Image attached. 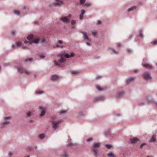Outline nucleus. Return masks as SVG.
Wrapping results in <instances>:
<instances>
[{
  "instance_id": "obj_21",
  "label": "nucleus",
  "mask_w": 157,
  "mask_h": 157,
  "mask_svg": "<svg viewBox=\"0 0 157 157\" xmlns=\"http://www.w3.org/2000/svg\"><path fill=\"white\" fill-rule=\"evenodd\" d=\"M107 155L108 156L110 157H114V156L113 154V153H110L108 154Z\"/></svg>"
},
{
  "instance_id": "obj_56",
  "label": "nucleus",
  "mask_w": 157,
  "mask_h": 157,
  "mask_svg": "<svg viewBox=\"0 0 157 157\" xmlns=\"http://www.w3.org/2000/svg\"><path fill=\"white\" fill-rule=\"evenodd\" d=\"M15 46V45H13V47H14Z\"/></svg>"
},
{
  "instance_id": "obj_29",
  "label": "nucleus",
  "mask_w": 157,
  "mask_h": 157,
  "mask_svg": "<svg viewBox=\"0 0 157 157\" xmlns=\"http://www.w3.org/2000/svg\"><path fill=\"white\" fill-rule=\"evenodd\" d=\"M139 36L140 37H143V36L142 35V32L141 31H140V33L139 34Z\"/></svg>"
},
{
  "instance_id": "obj_3",
  "label": "nucleus",
  "mask_w": 157,
  "mask_h": 157,
  "mask_svg": "<svg viewBox=\"0 0 157 157\" xmlns=\"http://www.w3.org/2000/svg\"><path fill=\"white\" fill-rule=\"evenodd\" d=\"M98 143H94L92 147V151L94 156H97L98 155Z\"/></svg>"
},
{
  "instance_id": "obj_33",
  "label": "nucleus",
  "mask_w": 157,
  "mask_h": 157,
  "mask_svg": "<svg viewBox=\"0 0 157 157\" xmlns=\"http://www.w3.org/2000/svg\"><path fill=\"white\" fill-rule=\"evenodd\" d=\"M75 23V21L74 20H72L71 21V24L72 25H74Z\"/></svg>"
},
{
  "instance_id": "obj_48",
  "label": "nucleus",
  "mask_w": 157,
  "mask_h": 157,
  "mask_svg": "<svg viewBox=\"0 0 157 157\" xmlns=\"http://www.w3.org/2000/svg\"><path fill=\"white\" fill-rule=\"evenodd\" d=\"M123 94V92H121L119 93V95H122Z\"/></svg>"
},
{
  "instance_id": "obj_41",
  "label": "nucleus",
  "mask_w": 157,
  "mask_h": 157,
  "mask_svg": "<svg viewBox=\"0 0 157 157\" xmlns=\"http://www.w3.org/2000/svg\"><path fill=\"white\" fill-rule=\"evenodd\" d=\"M45 57V56H44V55H42V56H40V58L41 59H43Z\"/></svg>"
},
{
  "instance_id": "obj_55",
  "label": "nucleus",
  "mask_w": 157,
  "mask_h": 157,
  "mask_svg": "<svg viewBox=\"0 0 157 157\" xmlns=\"http://www.w3.org/2000/svg\"><path fill=\"white\" fill-rule=\"evenodd\" d=\"M24 9H25V7H24Z\"/></svg>"
},
{
  "instance_id": "obj_6",
  "label": "nucleus",
  "mask_w": 157,
  "mask_h": 157,
  "mask_svg": "<svg viewBox=\"0 0 157 157\" xmlns=\"http://www.w3.org/2000/svg\"><path fill=\"white\" fill-rule=\"evenodd\" d=\"M71 15L69 14L67 17H64L61 18V20L64 22H67L69 21V19L71 17Z\"/></svg>"
},
{
  "instance_id": "obj_49",
  "label": "nucleus",
  "mask_w": 157,
  "mask_h": 157,
  "mask_svg": "<svg viewBox=\"0 0 157 157\" xmlns=\"http://www.w3.org/2000/svg\"><path fill=\"white\" fill-rule=\"evenodd\" d=\"M45 41L44 39H43L42 40V42H43Z\"/></svg>"
},
{
  "instance_id": "obj_24",
  "label": "nucleus",
  "mask_w": 157,
  "mask_h": 157,
  "mask_svg": "<svg viewBox=\"0 0 157 157\" xmlns=\"http://www.w3.org/2000/svg\"><path fill=\"white\" fill-rule=\"evenodd\" d=\"M146 143H143L140 146V148L141 149L144 146V145H146Z\"/></svg>"
},
{
  "instance_id": "obj_19",
  "label": "nucleus",
  "mask_w": 157,
  "mask_h": 157,
  "mask_svg": "<svg viewBox=\"0 0 157 157\" xmlns=\"http://www.w3.org/2000/svg\"><path fill=\"white\" fill-rule=\"evenodd\" d=\"M45 137V135H44V134H42L40 135L39 136V138L40 139H42L43 138H44Z\"/></svg>"
},
{
  "instance_id": "obj_46",
  "label": "nucleus",
  "mask_w": 157,
  "mask_h": 157,
  "mask_svg": "<svg viewBox=\"0 0 157 157\" xmlns=\"http://www.w3.org/2000/svg\"><path fill=\"white\" fill-rule=\"evenodd\" d=\"M9 156H10L12 155V154L11 152H10L9 154Z\"/></svg>"
},
{
  "instance_id": "obj_26",
  "label": "nucleus",
  "mask_w": 157,
  "mask_h": 157,
  "mask_svg": "<svg viewBox=\"0 0 157 157\" xmlns=\"http://www.w3.org/2000/svg\"><path fill=\"white\" fill-rule=\"evenodd\" d=\"M10 123V121L8 120H6L5 122H3V124H8Z\"/></svg>"
},
{
  "instance_id": "obj_58",
  "label": "nucleus",
  "mask_w": 157,
  "mask_h": 157,
  "mask_svg": "<svg viewBox=\"0 0 157 157\" xmlns=\"http://www.w3.org/2000/svg\"><path fill=\"white\" fill-rule=\"evenodd\" d=\"M144 105V104H142V105Z\"/></svg>"
},
{
  "instance_id": "obj_16",
  "label": "nucleus",
  "mask_w": 157,
  "mask_h": 157,
  "mask_svg": "<svg viewBox=\"0 0 157 157\" xmlns=\"http://www.w3.org/2000/svg\"><path fill=\"white\" fill-rule=\"evenodd\" d=\"M85 10H82L81 11V13L80 15V19L81 20H82V17H83V15L85 13Z\"/></svg>"
},
{
  "instance_id": "obj_57",
  "label": "nucleus",
  "mask_w": 157,
  "mask_h": 157,
  "mask_svg": "<svg viewBox=\"0 0 157 157\" xmlns=\"http://www.w3.org/2000/svg\"><path fill=\"white\" fill-rule=\"evenodd\" d=\"M156 105L157 106V103H156Z\"/></svg>"
},
{
  "instance_id": "obj_4",
  "label": "nucleus",
  "mask_w": 157,
  "mask_h": 157,
  "mask_svg": "<svg viewBox=\"0 0 157 157\" xmlns=\"http://www.w3.org/2000/svg\"><path fill=\"white\" fill-rule=\"evenodd\" d=\"M18 70L21 73H25L27 75H29L31 74V72L28 70L24 69L21 67H20L18 68Z\"/></svg>"
},
{
  "instance_id": "obj_34",
  "label": "nucleus",
  "mask_w": 157,
  "mask_h": 157,
  "mask_svg": "<svg viewBox=\"0 0 157 157\" xmlns=\"http://www.w3.org/2000/svg\"><path fill=\"white\" fill-rule=\"evenodd\" d=\"M86 0H80V3L81 4H83L84 3Z\"/></svg>"
},
{
  "instance_id": "obj_45",
  "label": "nucleus",
  "mask_w": 157,
  "mask_h": 157,
  "mask_svg": "<svg viewBox=\"0 0 157 157\" xmlns=\"http://www.w3.org/2000/svg\"><path fill=\"white\" fill-rule=\"evenodd\" d=\"M121 46V45L119 44H117V47H119Z\"/></svg>"
},
{
  "instance_id": "obj_20",
  "label": "nucleus",
  "mask_w": 157,
  "mask_h": 157,
  "mask_svg": "<svg viewBox=\"0 0 157 157\" xmlns=\"http://www.w3.org/2000/svg\"><path fill=\"white\" fill-rule=\"evenodd\" d=\"M14 13L17 15H19L20 14V12L18 10H15L14 11Z\"/></svg>"
},
{
  "instance_id": "obj_8",
  "label": "nucleus",
  "mask_w": 157,
  "mask_h": 157,
  "mask_svg": "<svg viewBox=\"0 0 157 157\" xmlns=\"http://www.w3.org/2000/svg\"><path fill=\"white\" fill-rule=\"evenodd\" d=\"M139 141V139L136 137L132 138L130 140V142L132 144L136 143Z\"/></svg>"
},
{
  "instance_id": "obj_47",
  "label": "nucleus",
  "mask_w": 157,
  "mask_h": 157,
  "mask_svg": "<svg viewBox=\"0 0 157 157\" xmlns=\"http://www.w3.org/2000/svg\"><path fill=\"white\" fill-rule=\"evenodd\" d=\"M86 44H87L88 46H90V44L89 43H88V42H87L86 43Z\"/></svg>"
},
{
  "instance_id": "obj_2",
  "label": "nucleus",
  "mask_w": 157,
  "mask_h": 157,
  "mask_svg": "<svg viewBox=\"0 0 157 157\" xmlns=\"http://www.w3.org/2000/svg\"><path fill=\"white\" fill-rule=\"evenodd\" d=\"M27 39L29 41H25L24 42V43L25 44H31L33 43L36 44L38 42L39 40V39L37 38L35 39H34L33 36L32 35L28 36Z\"/></svg>"
},
{
  "instance_id": "obj_23",
  "label": "nucleus",
  "mask_w": 157,
  "mask_h": 157,
  "mask_svg": "<svg viewBox=\"0 0 157 157\" xmlns=\"http://www.w3.org/2000/svg\"><path fill=\"white\" fill-rule=\"evenodd\" d=\"M104 97L103 96L101 95L99 96V100H103L104 99Z\"/></svg>"
},
{
  "instance_id": "obj_1",
  "label": "nucleus",
  "mask_w": 157,
  "mask_h": 157,
  "mask_svg": "<svg viewBox=\"0 0 157 157\" xmlns=\"http://www.w3.org/2000/svg\"><path fill=\"white\" fill-rule=\"evenodd\" d=\"M74 54L73 53H72L71 55L68 54H66L64 52H62L60 54V56L61 57L60 59L59 60L58 62L54 61L55 65L59 67H62V63L64 62L66 60L63 58L64 57L66 58H69L71 57H73L74 56Z\"/></svg>"
},
{
  "instance_id": "obj_38",
  "label": "nucleus",
  "mask_w": 157,
  "mask_h": 157,
  "mask_svg": "<svg viewBox=\"0 0 157 157\" xmlns=\"http://www.w3.org/2000/svg\"><path fill=\"white\" fill-rule=\"evenodd\" d=\"M11 118V117H5V120L9 119H10Z\"/></svg>"
},
{
  "instance_id": "obj_37",
  "label": "nucleus",
  "mask_w": 157,
  "mask_h": 157,
  "mask_svg": "<svg viewBox=\"0 0 157 157\" xmlns=\"http://www.w3.org/2000/svg\"><path fill=\"white\" fill-rule=\"evenodd\" d=\"M99 91H102L104 89L102 88H101V87L99 86Z\"/></svg>"
},
{
  "instance_id": "obj_50",
  "label": "nucleus",
  "mask_w": 157,
  "mask_h": 157,
  "mask_svg": "<svg viewBox=\"0 0 157 157\" xmlns=\"http://www.w3.org/2000/svg\"><path fill=\"white\" fill-rule=\"evenodd\" d=\"M98 100V98H97L96 99V100H95L94 101H97Z\"/></svg>"
},
{
  "instance_id": "obj_59",
  "label": "nucleus",
  "mask_w": 157,
  "mask_h": 157,
  "mask_svg": "<svg viewBox=\"0 0 157 157\" xmlns=\"http://www.w3.org/2000/svg\"><path fill=\"white\" fill-rule=\"evenodd\" d=\"M156 95H157V94H156Z\"/></svg>"
},
{
  "instance_id": "obj_22",
  "label": "nucleus",
  "mask_w": 157,
  "mask_h": 157,
  "mask_svg": "<svg viewBox=\"0 0 157 157\" xmlns=\"http://www.w3.org/2000/svg\"><path fill=\"white\" fill-rule=\"evenodd\" d=\"M151 43L153 45H155L157 44V40H155L151 42Z\"/></svg>"
},
{
  "instance_id": "obj_7",
  "label": "nucleus",
  "mask_w": 157,
  "mask_h": 157,
  "mask_svg": "<svg viewBox=\"0 0 157 157\" xmlns=\"http://www.w3.org/2000/svg\"><path fill=\"white\" fill-rule=\"evenodd\" d=\"M144 78L145 79H148L151 78V77L149 73H145L143 75Z\"/></svg>"
},
{
  "instance_id": "obj_10",
  "label": "nucleus",
  "mask_w": 157,
  "mask_h": 157,
  "mask_svg": "<svg viewBox=\"0 0 157 157\" xmlns=\"http://www.w3.org/2000/svg\"><path fill=\"white\" fill-rule=\"evenodd\" d=\"M142 66H143V67H144L146 68H148L149 69H151L152 68V65L149 64H143Z\"/></svg>"
},
{
  "instance_id": "obj_35",
  "label": "nucleus",
  "mask_w": 157,
  "mask_h": 157,
  "mask_svg": "<svg viewBox=\"0 0 157 157\" xmlns=\"http://www.w3.org/2000/svg\"><path fill=\"white\" fill-rule=\"evenodd\" d=\"M92 140V139L91 138H88V139H87L86 140L87 141L89 142V141H90Z\"/></svg>"
},
{
  "instance_id": "obj_51",
  "label": "nucleus",
  "mask_w": 157,
  "mask_h": 157,
  "mask_svg": "<svg viewBox=\"0 0 157 157\" xmlns=\"http://www.w3.org/2000/svg\"><path fill=\"white\" fill-rule=\"evenodd\" d=\"M101 21H99V24H100L101 23Z\"/></svg>"
},
{
  "instance_id": "obj_52",
  "label": "nucleus",
  "mask_w": 157,
  "mask_h": 157,
  "mask_svg": "<svg viewBox=\"0 0 157 157\" xmlns=\"http://www.w3.org/2000/svg\"><path fill=\"white\" fill-rule=\"evenodd\" d=\"M96 87L97 89H98V86L97 85L96 86Z\"/></svg>"
},
{
  "instance_id": "obj_17",
  "label": "nucleus",
  "mask_w": 157,
  "mask_h": 157,
  "mask_svg": "<svg viewBox=\"0 0 157 157\" xmlns=\"http://www.w3.org/2000/svg\"><path fill=\"white\" fill-rule=\"evenodd\" d=\"M155 140V135H153L150 140V142H154Z\"/></svg>"
},
{
  "instance_id": "obj_31",
  "label": "nucleus",
  "mask_w": 157,
  "mask_h": 157,
  "mask_svg": "<svg viewBox=\"0 0 157 157\" xmlns=\"http://www.w3.org/2000/svg\"><path fill=\"white\" fill-rule=\"evenodd\" d=\"M106 147L110 149V148L112 146L111 145H106Z\"/></svg>"
},
{
  "instance_id": "obj_11",
  "label": "nucleus",
  "mask_w": 157,
  "mask_h": 157,
  "mask_svg": "<svg viewBox=\"0 0 157 157\" xmlns=\"http://www.w3.org/2000/svg\"><path fill=\"white\" fill-rule=\"evenodd\" d=\"M62 43V41L61 40H59L58 44H56L55 46H53V47L54 48L57 47L62 48L63 47V46L62 45H60V44H61Z\"/></svg>"
},
{
  "instance_id": "obj_28",
  "label": "nucleus",
  "mask_w": 157,
  "mask_h": 157,
  "mask_svg": "<svg viewBox=\"0 0 157 157\" xmlns=\"http://www.w3.org/2000/svg\"><path fill=\"white\" fill-rule=\"evenodd\" d=\"M92 35L94 36H95L97 34V32H92Z\"/></svg>"
},
{
  "instance_id": "obj_40",
  "label": "nucleus",
  "mask_w": 157,
  "mask_h": 157,
  "mask_svg": "<svg viewBox=\"0 0 157 157\" xmlns=\"http://www.w3.org/2000/svg\"><path fill=\"white\" fill-rule=\"evenodd\" d=\"M30 115H31V113L30 112H28L27 113V116L29 117L30 116Z\"/></svg>"
},
{
  "instance_id": "obj_13",
  "label": "nucleus",
  "mask_w": 157,
  "mask_h": 157,
  "mask_svg": "<svg viewBox=\"0 0 157 157\" xmlns=\"http://www.w3.org/2000/svg\"><path fill=\"white\" fill-rule=\"evenodd\" d=\"M51 78L52 80L55 81L58 78V77L56 75H53L52 76Z\"/></svg>"
},
{
  "instance_id": "obj_27",
  "label": "nucleus",
  "mask_w": 157,
  "mask_h": 157,
  "mask_svg": "<svg viewBox=\"0 0 157 157\" xmlns=\"http://www.w3.org/2000/svg\"><path fill=\"white\" fill-rule=\"evenodd\" d=\"M67 112V110H63V111H60L59 112V113L60 114H62V113H66Z\"/></svg>"
},
{
  "instance_id": "obj_9",
  "label": "nucleus",
  "mask_w": 157,
  "mask_h": 157,
  "mask_svg": "<svg viewBox=\"0 0 157 157\" xmlns=\"http://www.w3.org/2000/svg\"><path fill=\"white\" fill-rule=\"evenodd\" d=\"M39 109L41 111V113L40 114V116L42 117L44 115L45 113V109L42 107H40Z\"/></svg>"
},
{
  "instance_id": "obj_14",
  "label": "nucleus",
  "mask_w": 157,
  "mask_h": 157,
  "mask_svg": "<svg viewBox=\"0 0 157 157\" xmlns=\"http://www.w3.org/2000/svg\"><path fill=\"white\" fill-rule=\"evenodd\" d=\"M135 79L134 78H131L127 79L126 81V83L127 84H128L130 82H133Z\"/></svg>"
},
{
  "instance_id": "obj_12",
  "label": "nucleus",
  "mask_w": 157,
  "mask_h": 157,
  "mask_svg": "<svg viewBox=\"0 0 157 157\" xmlns=\"http://www.w3.org/2000/svg\"><path fill=\"white\" fill-rule=\"evenodd\" d=\"M56 2L55 3L56 6H59L63 3V2L61 0H55Z\"/></svg>"
},
{
  "instance_id": "obj_15",
  "label": "nucleus",
  "mask_w": 157,
  "mask_h": 157,
  "mask_svg": "<svg viewBox=\"0 0 157 157\" xmlns=\"http://www.w3.org/2000/svg\"><path fill=\"white\" fill-rule=\"evenodd\" d=\"M82 33L83 34L84 37V39H86V40H89V39L88 38V36L87 35L86 33L85 32H82Z\"/></svg>"
},
{
  "instance_id": "obj_42",
  "label": "nucleus",
  "mask_w": 157,
  "mask_h": 157,
  "mask_svg": "<svg viewBox=\"0 0 157 157\" xmlns=\"http://www.w3.org/2000/svg\"><path fill=\"white\" fill-rule=\"evenodd\" d=\"M11 34L12 35H14L15 34V32L14 31H13L11 32Z\"/></svg>"
},
{
  "instance_id": "obj_44",
  "label": "nucleus",
  "mask_w": 157,
  "mask_h": 157,
  "mask_svg": "<svg viewBox=\"0 0 157 157\" xmlns=\"http://www.w3.org/2000/svg\"><path fill=\"white\" fill-rule=\"evenodd\" d=\"M113 53H115L116 54H118V52H116V51L113 50Z\"/></svg>"
},
{
  "instance_id": "obj_54",
  "label": "nucleus",
  "mask_w": 157,
  "mask_h": 157,
  "mask_svg": "<svg viewBox=\"0 0 157 157\" xmlns=\"http://www.w3.org/2000/svg\"><path fill=\"white\" fill-rule=\"evenodd\" d=\"M98 78H99V79L100 78H101V77H100L99 76V77H98Z\"/></svg>"
},
{
  "instance_id": "obj_36",
  "label": "nucleus",
  "mask_w": 157,
  "mask_h": 157,
  "mask_svg": "<svg viewBox=\"0 0 157 157\" xmlns=\"http://www.w3.org/2000/svg\"><path fill=\"white\" fill-rule=\"evenodd\" d=\"M84 5L85 6H89L90 5V4L89 3H86L84 4Z\"/></svg>"
},
{
  "instance_id": "obj_32",
  "label": "nucleus",
  "mask_w": 157,
  "mask_h": 157,
  "mask_svg": "<svg viewBox=\"0 0 157 157\" xmlns=\"http://www.w3.org/2000/svg\"><path fill=\"white\" fill-rule=\"evenodd\" d=\"M21 45V43L20 42H18L16 43V46H19Z\"/></svg>"
},
{
  "instance_id": "obj_43",
  "label": "nucleus",
  "mask_w": 157,
  "mask_h": 157,
  "mask_svg": "<svg viewBox=\"0 0 157 157\" xmlns=\"http://www.w3.org/2000/svg\"><path fill=\"white\" fill-rule=\"evenodd\" d=\"M63 157H68V155L66 153H65V154L63 156Z\"/></svg>"
},
{
  "instance_id": "obj_5",
  "label": "nucleus",
  "mask_w": 157,
  "mask_h": 157,
  "mask_svg": "<svg viewBox=\"0 0 157 157\" xmlns=\"http://www.w3.org/2000/svg\"><path fill=\"white\" fill-rule=\"evenodd\" d=\"M61 122V120L58 121H52V123L53 126V128L55 129H56L57 128L58 124L59 123Z\"/></svg>"
},
{
  "instance_id": "obj_53",
  "label": "nucleus",
  "mask_w": 157,
  "mask_h": 157,
  "mask_svg": "<svg viewBox=\"0 0 157 157\" xmlns=\"http://www.w3.org/2000/svg\"><path fill=\"white\" fill-rule=\"evenodd\" d=\"M22 47H23V48H25V47H23V46Z\"/></svg>"
},
{
  "instance_id": "obj_30",
  "label": "nucleus",
  "mask_w": 157,
  "mask_h": 157,
  "mask_svg": "<svg viewBox=\"0 0 157 157\" xmlns=\"http://www.w3.org/2000/svg\"><path fill=\"white\" fill-rule=\"evenodd\" d=\"M36 93L37 94H41L43 93V92L41 91L38 90L36 91Z\"/></svg>"
},
{
  "instance_id": "obj_25",
  "label": "nucleus",
  "mask_w": 157,
  "mask_h": 157,
  "mask_svg": "<svg viewBox=\"0 0 157 157\" xmlns=\"http://www.w3.org/2000/svg\"><path fill=\"white\" fill-rule=\"evenodd\" d=\"M32 59H33L32 58L26 59L25 60V62H26L29 61H32Z\"/></svg>"
},
{
  "instance_id": "obj_18",
  "label": "nucleus",
  "mask_w": 157,
  "mask_h": 157,
  "mask_svg": "<svg viewBox=\"0 0 157 157\" xmlns=\"http://www.w3.org/2000/svg\"><path fill=\"white\" fill-rule=\"evenodd\" d=\"M136 6H133V7L129 9L128 10V11L129 12V11H132L136 9Z\"/></svg>"
},
{
  "instance_id": "obj_39",
  "label": "nucleus",
  "mask_w": 157,
  "mask_h": 157,
  "mask_svg": "<svg viewBox=\"0 0 157 157\" xmlns=\"http://www.w3.org/2000/svg\"><path fill=\"white\" fill-rule=\"evenodd\" d=\"M78 73L76 71H73L72 72V73L74 74H76Z\"/></svg>"
}]
</instances>
